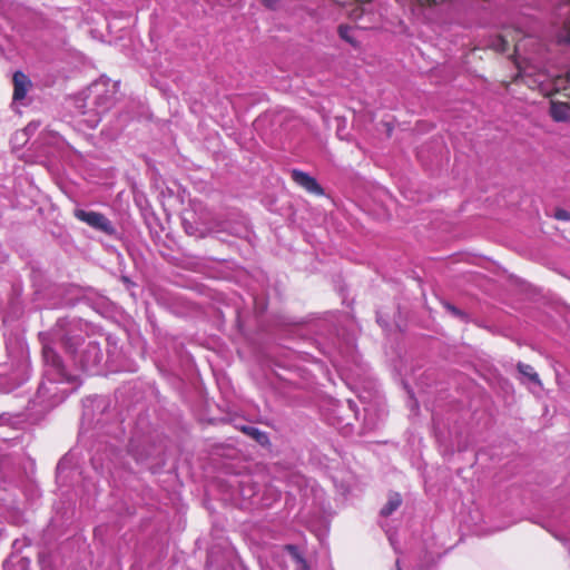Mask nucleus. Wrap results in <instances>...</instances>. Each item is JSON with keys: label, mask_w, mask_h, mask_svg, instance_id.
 <instances>
[{"label": "nucleus", "mask_w": 570, "mask_h": 570, "mask_svg": "<svg viewBox=\"0 0 570 570\" xmlns=\"http://www.w3.org/2000/svg\"><path fill=\"white\" fill-rule=\"evenodd\" d=\"M292 179L302 188H304L307 193L313 194L315 196H323L324 189L323 187L317 183V180L309 176L308 174L298 170L293 169L291 173Z\"/></svg>", "instance_id": "2"}, {"label": "nucleus", "mask_w": 570, "mask_h": 570, "mask_svg": "<svg viewBox=\"0 0 570 570\" xmlns=\"http://www.w3.org/2000/svg\"><path fill=\"white\" fill-rule=\"evenodd\" d=\"M75 217L107 235H114L116 232L111 222L101 213L76 209Z\"/></svg>", "instance_id": "1"}, {"label": "nucleus", "mask_w": 570, "mask_h": 570, "mask_svg": "<svg viewBox=\"0 0 570 570\" xmlns=\"http://www.w3.org/2000/svg\"><path fill=\"white\" fill-rule=\"evenodd\" d=\"M356 2H360V3H366V2H370L371 0H355Z\"/></svg>", "instance_id": "18"}, {"label": "nucleus", "mask_w": 570, "mask_h": 570, "mask_svg": "<svg viewBox=\"0 0 570 570\" xmlns=\"http://www.w3.org/2000/svg\"><path fill=\"white\" fill-rule=\"evenodd\" d=\"M13 94L12 99L14 101H21L26 98L28 91L32 87L30 78L22 71L18 70L12 76Z\"/></svg>", "instance_id": "3"}, {"label": "nucleus", "mask_w": 570, "mask_h": 570, "mask_svg": "<svg viewBox=\"0 0 570 570\" xmlns=\"http://www.w3.org/2000/svg\"><path fill=\"white\" fill-rule=\"evenodd\" d=\"M395 569H396V570H402V568H401V564H400V561H399V560H396V562H395Z\"/></svg>", "instance_id": "17"}, {"label": "nucleus", "mask_w": 570, "mask_h": 570, "mask_svg": "<svg viewBox=\"0 0 570 570\" xmlns=\"http://www.w3.org/2000/svg\"><path fill=\"white\" fill-rule=\"evenodd\" d=\"M554 217L558 220H570V213L567 212L566 209L559 208L556 210Z\"/></svg>", "instance_id": "13"}, {"label": "nucleus", "mask_w": 570, "mask_h": 570, "mask_svg": "<svg viewBox=\"0 0 570 570\" xmlns=\"http://www.w3.org/2000/svg\"><path fill=\"white\" fill-rule=\"evenodd\" d=\"M553 90L561 94L563 97H570V76H558L553 80Z\"/></svg>", "instance_id": "8"}, {"label": "nucleus", "mask_w": 570, "mask_h": 570, "mask_svg": "<svg viewBox=\"0 0 570 570\" xmlns=\"http://www.w3.org/2000/svg\"><path fill=\"white\" fill-rule=\"evenodd\" d=\"M240 431L263 446L271 444L267 433L258 430L257 428L244 425L240 428Z\"/></svg>", "instance_id": "7"}, {"label": "nucleus", "mask_w": 570, "mask_h": 570, "mask_svg": "<svg viewBox=\"0 0 570 570\" xmlns=\"http://www.w3.org/2000/svg\"><path fill=\"white\" fill-rule=\"evenodd\" d=\"M352 31H353L352 27H350L347 24H341V26H338V29H337V32L343 40L354 45Z\"/></svg>", "instance_id": "11"}, {"label": "nucleus", "mask_w": 570, "mask_h": 570, "mask_svg": "<svg viewBox=\"0 0 570 570\" xmlns=\"http://www.w3.org/2000/svg\"><path fill=\"white\" fill-rule=\"evenodd\" d=\"M285 550L291 554V557L299 564L305 561L304 557L299 553L298 548L294 544H287Z\"/></svg>", "instance_id": "12"}, {"label": "nucleus", "mask_w": 570, "mask_h": 570, "mask_svg": "<svg viewBox=\"0 0 570 570\" xmlns=\"http://www.w3.org/2000/svg\"><path fill=\"white\" fill-rule=\"evenodd\" d=\"M402 503L401 495L399 493L392 494L386 504L381 509V515L389 517L391 515L395 510L399 509V507Z\"/></svg>", "instance_id": "10"}, {"label": "nucleus", "mask_w": 570, "mask_h": 570, "mask_svg": "<svg viewBox=\"0 0 570 570\" xmlns=\"http://www.w3.org/2000/svg\"><path fill=\"white\" fill-rule=\"evenodd\" d=\"M42 357L47 365L52 366L61 376L66 375V367L62 358L50 345L42 346Z\"/></svg>", "instance_id": "4"}, {"label": "nucleus", "mask_w": 570, "mask_h": 570, "mask_svg": "<svg viewBox=\"0 0 570 570\" xmlns=\"http://www.w3.org/2000/svg\"><path fill=\"white\" fill-rule=\"evenodd\" d=\"M517 368H518L519 373L522 374L523 376L528 377L529 381L533 382L534 384H537L539 386L542 385V382H541L538 373L531 365L519 362L517 365Z\"/></svg>", "instance_id": "9"}, {"label": "nucleus", "mask_w": 570, "mask_h": 570, "mask_svg": "<svg viewBox=\"0 0 570 570\" xmlns=\"http://www.w3.org/2000/svg\"><path fill=\"white\" fill-rule=\"evenodd\" d=\"M263 6H265L268 9H276L278 0H261Z\"/></svg>", "instance_id": "15"}, {"label": "nucleus", "mask_w": 570, "mask_h": 570, "mask_svg": "<svg viewBox=\"0 0 570 570\" xmlns=\"http://www.w3.org/2000/svg\"><path fill=\"white\" fill-rule=\"evenodd\" d=\"M489 47L495 52L505 53L511 50L513 43L508 39L507 35L499 33L491 39Z\"/></svg>", "instance_id": "6"}, {"label": "nucleus", "mask_w": 570, "mask_h": 570, "mask_svg": "<svg viewBox=\"0 0 570 570\" xmlns=\"http://www.w3.org/2000/svg\"><path fill=\"white\" fill-rule=\"evenodd\" d=\"M444 307L450 312L452 313L453 315L458 316V317H464V313L462 311H460L458 307H455L454 305L450 304V303H444Z\"/></svg>", "instance_id": "14"}, {"label": "nucleus", "mask_w": 570, "mask_h": 570, "mask_svg": "<svg viewBox=\"0 0 570 570\" xmlns=\"http://www.w3.org/2000/svg\"><path fill=\"white\" fill-rule=\"evenodd\" d=\"M299 570H309V566L306 560L299 563Z\"/></svg>", "instance_id": "16"}, {"label": "nucleus", "mask_w": 570, "mask_h": 570, "mask_svg": "<svg viewBox=\"0 0 570 570\" xmlns=\"http://www.w3.org/2000/svg\"><path fill=\"white\" fill-rule=\"evenodd\" d=\"M550 115L556 121L567 120L570 117L569 104L551 100Z\"/></svg>", "instance_id": "5"}]
</instances>
